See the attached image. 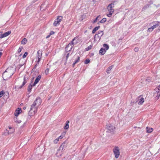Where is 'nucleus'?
I'll list each match as a JSON object with an SVG mask.
<instances>
[{
    "label": "nucleus",
    "instance_id": "1",
    "mask_svg": "<svg viewBox=\"0 0 160 160\" xmlns=\"http://www.w3.org/2000/svg\"><path fill=\"white\" fill-rule=\"evenodd\" d=\"M75 40V38L73 39L71 41V42L69 43L65 48V51L68 52L70 51L72 49V48L73 47V45L74 44V43L73 42Z\"/></svg>",
    "mask_w": 160,
    "mask_h": 160
},
{
    "label": "nucleus",
    "instance_id": "2",
    "mask_svg": "<svg viewBox=\"0 0 160 160\" xmlns=\"http://www.w3.org/2000/svg\"><path fill=\"white\" fill-rule=\"evenodd\" d=\"M106 129L107 132L110 133L113 132L115 131V126L111 124H109L107 125Z\"/></svg>",
    "mask_w": 160,
    "mask_h": 160
},
{
    "label": "nucleus",
    "instance_id": "3",
    "mask_svg": "<svg viewBox=\"0 0 160 160\" xmlns=\"http://www.w3.org/2000/svg\"><path fill=\"white\" fill-rule=\"evenodd\" d=\"M62 20V17L61 16H58L54 21L53 25L55 27L57 26L60 24V22Z\"/></svg>",
    "mask_w": 160,
    "mask_h": 160
},
{
    "label": "nucleus",
    "instance_id": "4",
    "mask_svg": "<svg viewBox=\"0 0 160 160\" xmlns=\"http://www.w3.org/2000/svg\"><path fill=\"white\" fill-rule=\"evenodd\" d=\"M113 151L115 158H118L120 155L119 149V148L117 147H115L114 148Z\"/></svg>",
    "mask_w": 160,
    "mask_h": 160
},
{
    "label": "nucleus",
    "instance_id": "5",
    "mask_svg": "<svg viewBox=\"0 0 160 160\" xmlns=\"http://www.w3.org/2000/svg\"><path fill=\"white\" fill-rule=\"evenodd\" d=\"M37 106L35 105V103H33L31 105L30 109L29 111V113L31 112L32 111L35 114L37 112Z\"/></svg>",
    "mask_w": 160,
    "mask_h": 160
},
{
    "label": "nucleus",
    "instance_id": "6",
    "mask_svg": "<svg viewBox=\"0 0 160 160\" xmlns=\"http://www.w3.org/2000/svg\"><path fill=\"white\" fill-rule=\"evenodd\" d=\"M41 99L39 97H37L36 100H35L34 102H33V103H35V105L37 106H37H38L39 105H40L41 103Z\"/></svg>",
    "mask_w": 160,
    "mask_h": 160
},
{
    "label": "nucleus",
    "instance_id": "7",
    "mask_svg": "<svg viewBox=\"0 0 160 160\" xmlns=\"http://www.w3.org/2000/svg\"><path fill=\"white\" fill-rule=\"evenodd\" d=\"M114 4L112 3H110L108 5L107 8L109 12L112 11V12H114V9L112 8L114 7Z\"/></svg>",
    "mask_w": 160,
    "mask_h": 160
},
{
    "label": "nucleus",
    "instance_id": "8",
    "mask_svg": "<svg viewBox=\"0 0 160 160\" xmlns=\"http://www.w3.org/2000/svg\"><path fill=\"white\" fill-rule=\"evenodd\" d=\"M103 33H102L100 36L99 35H98V34H96L95 35L94 37V41H97V40H98V41H100L101 38V37L103 35Z\"/></svg>",
    "mask_w": 160,
    "mask_h": 160
},
{
    "label": "nucleus",
    "instance_id": "9",
    "mask_svg": "<svg viewBox=\"0 0 160 160\" xmlns=\"http://www.w3.org/2000/svg\"><path fill=\"white\" fill-rule=\"evenodd\" d=\"M41 75H39L36 78L35 81L33 83V84L32 85V86H35L38 83L40 80L41 78Z\"/></svg>",
    "mask_w": 160,
    "mask_h": 160
},
{
    "label": "nucleus",
    "instance_id": "10",
    "mask_svg": "<svg viewBox=\"0 0 160 160\" xmlns=\"http://www.w3.org/2000/svg\"><path fill=\"white\" fill-rule=\"evenodd\" d=\"M22 112V110L20 108H18L15 111L14 113L15 116L17 117L18 115L20 113Z\"/></svg>",
    "mask_w": 160,
    "mask_h": 160
},
{
    "label": "nucleus",
    "instance_id": "11",
    "mask_svg": "<svg viewBox=\"0 0 160 160\" xmlns=\"http://www.w3.org/2000/svg\"><path fill=\"white\" fill-rule=\"evenodd\" d=\"M67 144L65 142L63 143L60 146V150H65V148L66 147Z\"/></svg>",
    "mask_w": 160,
    "mask_h": 160
},
{
    "label": "nucleus",
    "instance_id": "12",
    "mask_svg": "<svg viewBox=\"0 0 160 160\" xmlns=\"http://www.w3.org/2000/svg\"><path fill=\"white\" fill-rule=\"evenodd\" d=\"M10 34V31H8V32H6L3 34H2V36L1 37V38L6 37L8 36Z\"/></svg>",
    "mask_w": 160,
    "mask_h": 160
},
{
    "label": "nucleus",
    "instance_id": "13",
    "mask_svg": "<svg viewBox=\"0 0 160 160\" xmlns=\"http://www.w3.org/2000/svg\"><path fill=\"white\" fill-rule=\"evenodd\" d=\"M106 52V50L104 48H102L99 51V53L101 55H103Z\"/></svg>",
    "mask_w": 160,
    "mask_h": 160
},
{
    "label": "nucleus",
    "instance_id": "14",
    "mask_svg": "<svg viewBox=\"0 0 160 160\" xmlns=\"http://www.w3.org/2000/svg\"><path fill=\"white\" fill-rule=\"evenodd\" d=\"M16 70V66L13 65L12 66V67H11V71L12 70V75H13L14 73L15 72Z\"/></svg>",
    "mask_w": 160,
    "mask_h": 160
},
{
    "label": "nucleus",
    "instance_id": "15",
    "mask_svg": "<svg viewBox=\"0 0 160 160\" xmlns=\"http://www.w3.org/2000/svg\"><path fill=\"white\" fill-rule=\"evenodd\" d=\"M23 80H24L23 82L22 85L21 86H20L18 88H22V87L26 83V82H27L26 79V78L25 76H24V77Z\"/></svg>",
    "mask_w": 160,
    "mask_h": 160
},
{
    "label": "nucleus",
    "instance_id": "16",
    "mask_svg": "<svg viewBox=\"0 0 160 160\" xmlns=\"http://www.w3.org/2000/svg\"><path fill=\"white\" fill-rule=\"evenodd\" d=\"M69 123V121L68 120L66 121L65 123V125L64 126V128L65 129H67L69 128L68 124Z\"/></svg>",
    "mask_w": 160,
    "mask_h": 160
},
{
    "label": "nucleus",
    "instance_id": "17",
    "mask_svg": "<svg viewBox=\"0 0 160 160\" xmlns=\"http://www.w3.org/2000/svg\"><path fill=\"white\" fill-rule=\"evenodd\" d=\"M6 72H7V71H6V70L3 73L2 75V78H3V79L4 80H6L7 79V78L6 77V76L7 75Z\"/></svg>",
    "mask_w": 160,
    "mask_h": 160
},
{
    "label": "nucleus",
    "instance_id": "18",
    "mask_svg": "<svg viewBox=\"0 0 160 160\" xmlns=\"http://www.w3.org/2000/svg\"><path fill=\"white\" fill-rule=\"evenodd\" d=\"M100 28V27L99 26H97L95 27V28H94V29H93L92 33L93 34L95 32L98 30Z\"/></svg>",
    "mask_w": 160,
    "mask_h": 160
},
{
    "label": "nucleus",
    "instance_id": "19",
    "mask_svg": "<svg viewBox=\"0 0 160 160\" xmlns=\"http://www.w3.org/2000/svg\"><path fill=\"white\" fill-rule=\"evenodd\" d=\"M156 23L153 25L152 27L154 29L155 28L157 27L159 25V22H156Z\"/></svg>",
    "mask_w": 160,
    "mask_h": 160
},
{
    "label": "nucleus",
    "instance_id": "20",
    "mask_svg": "<svg viewBox=\"0 0 160 160\" xmlns=\"http://www.w3.org/2000/svg\"><path fill=\"white\" fill-rule=\"evenodd\" d=\"M144 99L143 98H141L140 99V101L138 102V104L139 105H141L144 102Z\"/></svg>",
    "mask_w": 160,
    "mask_h": 160
},
{
    "label": "nucleus",
    "instance_id": "21",
    "mask_svg": "<svg viewBox=\"0 0 160 160\" xmlns=\"http://www.w3.org/2000/svg\"><path fill=\"white\" fill-rule=\"evenodd\" d=\"M14 121L18 123H19L21 122V120H18L17 118V117H16L14 118Z\"/></svg>",
    "mask_w": 160,
    "mask_h": 160
},
{
    "label": "nucleus",
    "instance_id": "22",
    "mask_svg": "<svg viewBox=\"0 0 160 160\" xmlns=\"http://www.w3.org/2000/svg\"><path fill=\"white\" fill-rule=\"evenodd\" d=\"M147 132L148 133H150L152 132L153 129L152 128H149L148 127L146 128Z\"/></svg>",
    "mask_w": 160,
    "mask_h": 160
},
{
    "label": "nucleus",
    "instance_id": "23",
    "mask_svg": "<svg viewBox=\"0 0 160 160\" xmlns=\"http://www.w3.org/2000/svg\"><path fill=\"white\" fill-rule=\"evenodd\" d=\"M27 42V39L26 38H24L21 41V43L22 44H25Z\"/></svg>",
    "mask_w": 160,
    "mask_h": 160
},
{
    "label": "nucleus",
    "instance_id": "24",
    "mask_svg": "<svg viewBox=\"0 0 160 160\" xmlns=\"http://www.w3.org/2000/svg\"><path fill=\"white\" fill-rule=\"evenodd\" d=\"M33 86L32 85H31V84L29 85L28 86V92H31V90L32 89V88Z\"/></svg>",
    "mask_w": 160,
    "mask_h": 160
},
{
    "label": "nucleus",
    "instance_id": "25",
    "mask_svg": "<svg viewBox=\"0 0 160 160\" xmlns=\"http://www.w3.org/2000/svg\"><path fill=\"white\" fill-rule=\"evenodd\" d=\"M103 47L105 48V49L106 51L108 50L109 48V46L107 44H103Z\"/></svg>",
    "mask_w": 160,
    "mask_h": 160
},
{
    "label": "nucleus",
    "instance_id": "26",
    "mask_svg": "<svg viewBox=\"0 0 160 160\" xmlns=\"http://www.w3.org/2000/svg\"><path fill=\"white\" fill-rule=\"evenodd\" d=\"M149 5L148 4H147L145 5L143 7L142 10L143 11L145 10L147 8H149Z\"/></svg>",
    "mask_w": 160,
    "mask_h": 160
},
{
    "label": "nucleus",
    "instance_id": "27",
    "mask_svg": "<svg viewBox=\"0 0 160 160\" xmlns=\"http://www.w3.org/2000/svg\"><path fill=\"white\" fill-rule=\"evenodd\" d=\"M92 47V45H90L88 47L86 48H85V51H88L89 50H90Z\"/></svg>",
    "mask_w": 160,
    "mask_h": 160
},
{
    "label": "nucleus",
    "instance_id": "28",
    "mask_svg": "<svg viewBox=\"0 0 160 160\" xmlns=\"http://www.w3.org/2000/svg\"><path fill=\"white\" fill-rule=\"evenodd\" d=\"M112 68V66H109L107 69V72L108 73H109L110 72H109V71L111 70Z\"/></svg>",
    "mask_w": 160,
    "mask_h": 160
},
{
    "label": "nucleus",
    "instance_id": "29",
    "mask_svg": "<svg viewBox=\"0 0 160 160\" xmlns=\"http://www.w3.org/2000/svg\"><path fill=\"white\" fill-rule=\"evenodd\" d=\"M106 18H103L100 22L101 23L105 22L106 21Z\"/></svg>",
    "mask_w": 160,
    "mask_h": 160
},
{
    "label": "nucleus",
    "instance_id": "30",
    "mask_svg": "<svg viewBox=\"0 0 160 160\" xmlns=\"http://www.w3.org/2000/svg\"><path fill=\"white\" fill-rule=\"evenodd\" d=\"M7 93L8 94V92H6V93H4V92L2 91H1L0 92V98L1 97L3 94H6Z\"/></svg>",
    "mask_w": 160,
    "mask_h": 160
},
{
    "label": "nucleus",
    "instance_id": "31",
    "mask_svg": "<svg viewBox=\"0 0 160 160\" xmlns=\"http://www.w3.org/2000/svg\"><path fill=\"white\" fill-rule=\"evenodd\" d=\"M80 60V57L79 56L78 57V58L76 59L74 62V64H76Z\"/></svg>",
    "mask_w": 160,
    "mask_h": 160
},
{
    "label": "nucleus",
    "instance_id": "32",
    "mask_svg": "<svg viewBox=\"0 0 160 160\" xmlns=\"http://www.w3.org/2000/svg\"><path fill=\"white\" fill-rule=\"evenodd\" d=\"M90 62V60L89 59H86L84 61V63L85 64H87L89 63Z\"/></svg>",
    "mask_w": 160,
    "mask_h": 160
},
{
    "label": "nucleus",
    "instance_id": "33",
    "mask_svg": "<svg viewBox=\"0 0 160 160\" xmlns=\"http://www.w3.org/2000/svg\"><path fill=\"white\" fill-rule=\"evenodd\" d=\"M23 48L22 47H20L18 51V53H19L20 52Z\"/></svg>",
    "mask_w": 160,
    "mask_h": 160
},
{
    "label": "nucleus",
    "instance_id": "34",
    "mask_svg": "<svg viewBox=\"0 0 160 160\" xmlns=\"http://www.w3.org/2000/svg\"><path fill=\"white\" fill-rule=\"evenodd\" d=\"M113 12H112V11L109 12V13L108 14H107V16L109 17H110L111 16Z\"/></svg>",
    "mask_w": 160,
    "mask_h": 160
},
{
    "label": "nucleus",
    "instance_id": "35",
    "mask_svg": "<svg viewBox=\"0 0 160 160\" xmlns=\"http://www.w3.org/2000/svg\"><path fill=\"white\" fill-rule=\"evenodd\" d=\"M99 16H100L99 15L98 16L95 18V19L93 21V22H92L93 23H94L96 22H97V20H98V18L99 17Z\"/></svg>",
    "mask_w": 160,
    "mask_h": 160
},
{
    "label": "nucleus",
    "instance_id": "36",
    "mask_svg": "<svg viewBox=\"0 0 160 160\" xmlns=\"http://www.w3.org/2000/svg\"><path fill=\"white\" fill-rule=\"evenodd\" d=\"M38 54V57L39 56V55L40 56H42V51L40 50H38L37 52Z\"/></svg>",
    "mask_w": 160,
    "mask_h": 160
},
{
    "label": "nucleus",
    "instance_id": "37",
    "mask_svg": "<svg viewBox=\"0 0 160 160\" xmlns=\"http://www.w3.org/2000/svg\"><path fill=\"white\" fill-rule=\"evenodd\" d=\"M28 54V53L27 52H25L22 56V58H24L26 57Z\"/></svg>",
    "mask_w": 160,
    "mask_h": 160
},
{
    "label": "nucleus",
    "instance_id": "38",
    "mask_svg": "<svg viewBox=\"0 0 160 160\" xmlns=\"http://www.w3.org/2000/svg\"><path fill=\"white\" fill-rule=\"evenodd\" d=\"M154 29L152 27H151V28H148V32H151Z\"/></svg>",
    "mask_w": 160,
    "mask_h": 160
},
{
    "label": "nucleus",
    "instance_id": "39",
    "mask_svg": "<svg viewBox=\"0 0 160 160\" xmlns=\"http://www.w3.org/2000/svg\"><path fill=\"white\" fill-rule=\"evenodd\" d=\"M58 141L59 138H56V139L54 140L53 142L54 143L56 144L58 143Z\"/></svg>",
    "mask_w": 160,
    "mask_h": 160
},
{
    "label": "nucleus",
    "instance_id": "40",
    "mask_svg": "<svg viewBox=\"0 0 160 160\" xmlns=\"http://www.w3.org/2000/svg\"><path fill=\"white\" fill-rule=\"evenodd\" d=\"M4 134L5 135L9 134V131L6 130L4 132Z\"/></svg>",
    "mask_w": 160,
    "mask_h": 160
},
{
    "label": "nucleus",
    "instance_id": "41",
    "mask_svg": "<svg viewBox=\"0 0 160 160\" xmlns=\"http://www.w3.org/2000/svg\"><path fill=\"white\" fill-rule=\"evenodd\" d=\"M41 56H40L39 55V56L38 57V60L37 61L38 62V63H39V62L41 60Z\"/></svg>",
    "mask_w": 160,
    "mask_h": 160
},
{
    "label": "nucleus",
    "instance_id": "42",
    "mask_svg": "<svg viewBox=\"0 0 160 160\" xmlns=\"http://www.w3.org/2000/svg\"><path fill=\"white\" fill-rule=\"evenodd\" d=\"M103 33V31H99L98 32V35H101Z\"/></svg>",
    "mask_w": 160,
    "mask_h": 160
},
{
    "label": "nucleus",
    "instance_id": "43",
    "mask_svg": "<svg viewBox=\"0 0 160 160\" xmlns=\"http://www.w3.org/2000/svg\"><path fill=\"white\" fill-rule=\"evenodd\" d=\"M69 56V53H68L66 56V61H67Z\"/></svg>",
    "mask_w": 160,
    "mask_h": 160
},
{
    "label": "nucleus",
    "instance_id": "44",
    "mask_svg": "<svg viewBox=\"0 0 160 160\" xmlns=\"http://www.w3.org/2000/svg\"><path fill=\"white\" fill-rule=\"evenodd\" d=\"M14 132V129L13 128L11 127V132Z\"/></svg>",
    "mask_w": 160,
    "mask_h": 160
},
{
    "label": "nucleus",
    "instance_id": "45",
    "mask_svg": "<svg viewBox=\"0 0 160 160\" xmlns=\"http://www.w3.org/2000/svg\"><path fill=\"white\" fill-rule=\"evenodd\" d=\"M39 63H38V62H36V64L35 66V67L34 68H33V69H35V68H36V67L38 65Z\"/></svg>",
    "mask_w": 160,
    "mask_h": 160
},
{
    "label": "nucleus",
    "instance_id": "46",
    "mask_svg": "<svg viewBox=\"0 0 160 160\" xmlns=\"http://www.w3.org/2000/svg\"><path fill=\"white\" fill-rule=\"evenodd\" d=\"M55 33V32L53 31H51L49 33V34L50 35H52V34H53Z\"/></svg>",
    "mask_w": 160,
    "mask_h": 160
},
{
    "label": "nucleus",
    "instance_id": "47",
    "mask_svg": "<svg viewBox=\"0 0 160 160\" xmlns=\"http://www.w3.org/2000/svg\"><path fill=\"white\" fill-rule=\"evenodd\" d=\"M134 51L135 52H137L138 51V48H135L134 49Z\"/></svg>",
    "mask_w": 160,
    "mask_h": 160
},
{
    "label": "nucleus",
    "instance_id": "48",
    "mask_svg": "<svg viewBox=\"0 0 160 160\" xmlns=\"http://www.w3.org/2000/svg\"><path fill=\"white\" fill-rule=\"evenodd\" d=\"M150 78H151L149 77L147 79H146V80L148 82H149L150 81Z\"/></svg>",
    "mask_w": 160,
    "mask_h": 160
},
{
    "label": "nucleus",
    "instance_id": "49",
    "mask_svg": "<svg viewBox=\"0 0 160 160\" xmlns=\"http://www.w3.org/2000/svg\"><path fill=\"white\" fill-rule=\"evenodd\" d=\"M51 35H50V34H49L46 37V38H48Z\"/></svg>",
    "mask_w": 160,
    "mask_h": 160
},
{
    "label": "nucleus",
    "instance_id": "50",
    "mask_svg": "<svg viewBox=\"0 0 160 160\" xmlns=\"http://www.w3.org/2000/svg\"><path fill=\"white\" fill-rule=\"evenodd\" d=\"M48 71H49V69H48V68H47L46 70H45V72L46 73L47 72V73L48 72Z\"/></svg>",
    "mask_w": 160,
    "mask_h": 160
},
{
    "label": "nucleus",
    "instance_id": "51",
    "mask_svg": "<svg viewBox=\"0 0 160 160\" xmlns=\"http://www.w3.org/2000/svg\"><path fill=\"white\" fill-rule=\"evenodd\" d=\"M63 138V136H60L59 137H58V138H60V139H62Z\"/></svg>",
    "mask_w": 160,
    "mask_h": 160
},
{
    "label": "nucleus",
    "instance_id": "52",
    "mask_svg": "<svg viewBox=\"0 0 160 160\" xmlns=\"http://www.w3.org/2000/svg\"><path fill=\"white\" fill-rule=\"evenodd\" d=\"M75 64H74V62L72 64V67H74V65H75Z\"/></svg>",
    "mask_w": 160,
    "mask_h": 160
},
{
    "label": "nucleus",
    "instance_id": "53",
    "mask_svg": "<svg viewBox=\"0 0 160 160\" xmlns=\"http://www.w3.org/2000/svg\"><path fill=\"white\" fill-rule=\"evenodd\" d=\"M2 32H0V38H1V36H2Z\"/></svg>",
    "mask_w": 160,
    "mask_h": 160
},
{
    "label": "nucleus",
    "instance_id": "54",
    "mask_svg": "<svg viewBox=\"0 0 160 160\" xmlns=\"http://www.w3.org/2000/svg\"><path fill=\"white\" fill-rule=\"evenodd\" d=\"M2 55V53L1 52H0V58L1 57Z\"/></svg>",
    "mask_w": 160,
    "mask_h": 160
},
{
    "label": "nucleus",
    "instance_id": "55",
    "mask_svg": "<svg viewBox=\"0 0 160 160\" xmlns=\"http://www.w3.org/2000/svg\"><path fill=\"white\" fill-rule=\"evenodd\" d=\"M26 107H23V109H26Z\"/></svg>",
    "mask_w": 160,
    "mask_h": 160
},
{
    "label": "nucleus",
    "instance_id": "56",
    "mask_svg": "<svg viewBox=\"0 0 160 160\" xmlns=\"http://www.w3.org/2000/svg\"><path fill=\"white\" fill-rule=\"evenodd\" d=\"M159 30H160V25L159 26V28H158Z\"/></svg>",
    "mask_w": 160,
    "mask_h": 160
},
{
    "label": "nucleus",
    "instance_id": "57",
    "mask_svg": "<svg viewBox=\"0 0 160 160\" xmlns=\"http://www.w3.org/2000/svg\"><path fill=\"white\" fill-rule=\"evenodd\" d=\"M8 128L9 129H10V127L9 126H8Z\"/></svg>",
    "mask_w": 160,
    "mask_h": 160
},
{
    "label": "nucleus",
    "instance_id": "58",
    "mask_svg": "<svg viewBox=\"0 0 160 160\" xmlns=\"http://www.w3.org/2000/svg\"><path fill=\"white\" fill-rule=\"evenodd\" d=\"M155 22H152V23H154Z\"/></svg>",
    "mask_w": 160,
    "mask_h": 160
},
{
    "label": "nucleus",
    "instance_id": "59",
    "mask_svg": "<svg viewBox=\"0 0 160 160\" xmlns=\"http://www.w3.org/2000/svg\"><path fill=\"white\" fill-rule=\"evenodd\" d=\"M48 55L47 54H46V56H47Z\"/></svg>",
    "mask_w": 160,
    "mask_h": 160
},
{
    "label": "nucleus",
    "instance_id": "60",
    "mask_svg": "<svg viewBox=\"0 0 160 160\" xmlns=\"http://www.w3.org/2000/svg\"><path fill=\"white\" fill-rule=\"evenodd\" d=\"M76 43H77V42H76V43H75V44H76Z\"/></svg>",
    "mask_w": 160,
    "mask_h": 160
}]
</instances>
